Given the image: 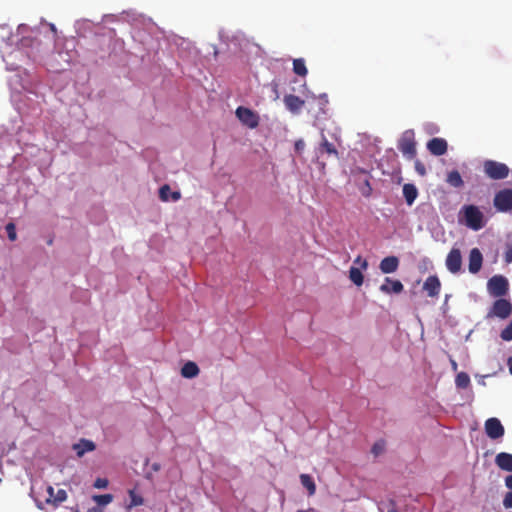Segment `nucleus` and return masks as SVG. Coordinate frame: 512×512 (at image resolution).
Segmentation results:
<instances>
[{
	"instance_id": "nucleus-1",
	"label": "nucleus",
	"mask_w": 512,
	"mask_h": 512,
	"mask_svg": "<svg viewBox=\"0 0 512 512\" xmlns=\"http://www.w3.org/2000/svg\"><path fill=\"white\" fill-rule=\"evenodd\" d=\"M459 222L468 228L479 231L485 226L484 214L476 205H464L459 212Z\"/></svg>"
},
{
	"instance_id": "nucleus-2",
	"label": "nucleus",
	"mask_w": 512,
	"mask_h": 512,
	"mask_svg": "<svg viewBox=\"0 0 512 512\" xmlns=\"http://www.w3.org/2000/svg\"><path fill=\"white\" fill-rule=\"evenodd\" d=\"M397 148L409 160L416 157V139L413 129H407L401 134Z\"/></svg>"
},
{
	"instance_id": "nucleus-3",
	"label": "nucleus",
	"mask_w": 512,
	"mask_h": 512,
	"mask_svg": "<svg viewBox=\"0 0 512 512\" xmlns=\"http://www.w3.org/2000/svg\"><path fill=\"white\" fill-rule=\"evenodd\" d=\"M483 171L485 175L493 180H502L508 177L509 167L495 160H486L483 163Z\"/></svg>"
},
{
	"instance_id": "nucleus-4",
	"label": "nucleus",
	"mask_w": 512,
	"mask_h": 512,
	"mask_svg": "<svg viewBox=\"0 0 512 512\" xmlns=\"http://www.w3.org/2000/svg\"><path fill=\"white\" fill-rule=\"evenodd\" d=\"M493 206L497 212H512V188H504L495 193Z\"/></svg>"
},
{
	"instance_id": "nucleus-5",
	"label": "nucleus",
	"mask_w": 512,
	"mask_h": 512,
	"mask_svg": "<svg viewBox=\"0 0 512 512\" xmlns=\"http://www.w3.org/2000/svg\"><path fill=\"white\" fill-rule=\"evenodd\" d=\"M487 290L491 296L502 298L509 290L507 278L502 275H494L487 282Z\"/></svg>"
},
{
	"instance_id": "nucleus-6",
	"label": "nucleus",
	"mask_w": 512,
	"mask_h": 512,
	"mask_svg": "<svg viewBox=\"0 0 512 512\" xmlns=\"http://www.w3.org/2000/svg\"><path fill=\"white\" fill-rule=\"evenodd\" d=\"M324 155H327L328 157L333 156L335 158L339 157L338 150L334 146V144L330 143L326 136L322 133L321 134V142L319 146L316 148V160L319 165V167L324 170L325 169V162L321 159Z\"/></svg>"
},
{
	"instance_id": "nucleus-7",
	"label": "nucleus",
	"mask_w": 512,
	"mask_h": 512,
	"mask_svg": "<svg viewBox=\"0 0 512 512\" xmlns=\"http://www.w3.org/2000/svg\"><path fill=\"white\" fill-rule=\"evenodd\" d=\"M235 115L238 120L249 129H255L259 125L260 117L258 113L250 108L239 106L235 111Z\"/></svg>"
},
{
	"instance_id": "nucleus-8",
	"label": "nucleus",
	"mask_w": 512,
	"mask_h": 512,
	"mask_svg": "<svg viewBox=\"0 0 512 512\" xmlns=\"http://www.w3.org/2000/svg\"><path fill=\"white\" fill-rule=\"evenodd\" d=\"M512 314V303L504 298L497 299L491 309L489 310L487 317H498L500 319H506Z\"/></svg>"
},
{
	"instance_id": "nucleus-9",
	"label": "nucleus",
	"mask_w": 512,
	"mask_h": 512,
	"mask_svg": "<svg viewBox=\"0 0 512 512\" xmlns=\"http://www.w3.org/2000/svg\"><path fill=\"white\" fill-rule=\"evenodd\" d=\"M446 268L452 274H457L462 268V254L459 248L453 247L445 261Z\"/></svg>"
},
{
	"instance_id": "nucleus-10",
	"label": "nucleus",
	"mask_w": 512,
	"mask_h": 512,
	"mask_svg": "<svg viewBox=\"0 0 512 512\" xmlns=\"http://www.w3.org/2000/svg\"><path fill=\"white\" fill-rule=\"evenodd\" d=\"M485 432L490 439H499L504 433L505 429L498 418H489L484 424Z\"/></svg>"
},
{
	"instance_id": "nucleus-11",
	"label": "nucleus",
	"mask_w": 512,
	"mask_h": 512,
	"mask_svg": "<svg viewBox=\"0 0 512 512\" xmlns=\"http://www.w3.org/2000/svg\"><path fill=\"white\" fill-rule=\"evenodd\" d=\"M423 290L427 292V295L432 298L439 296L441 291V282L436 275H430L426 278L423 283Z\"/></svg>"
},
{
	"instance_id": "nucleus-12",
	"label": "nucleus",
	"mask_w": 512,
	"mask_h": 512,
	"mask_svg": "<svg viewBox=\"0 0 512 512\" xmlns=\"http://www.w3.org/2000/svg\"><path fill=\"white\" fill-rule=\"evenodd\" d=\"M427 149L434 156H442L448 150V143L444 138H432L427 143Z\"/></svg>"
},
{
	"instance_id": "nucleus-13",
	"label": "nucleus",
	"mask_w": 512,
	"mask_h": 512,
	"mask_svg": "<svg viewBox=\"0 0 512 512\" xmlns=\"http://www.w3.org/2000/svg\"><path fill=\"white\" fill-rule=\"evenodd\" d=\"M483 263V255L478 248H473L469 253V264L468 269L472 274H477L481 268Z\"/></svg>"
},
{
	"instance_id": "nucleus-14",
	"label": "nucleus",
	"mask_w": 512,
	"mask_h": 512,
	"mask_svg": "<svg viewBox=\"0 0 512 512\" xmlns=\"http://www.w3.org/2000/svg\"><path fill=\"white\" fill-rule=\"evenodd\" d=\"M379 289L384 294H400L404 290V286L400 280L386 277Z\"/></svg>"
},
{
	"instance_id": "nucleus-15",
	"label": "nucleus",
	"mask_w": 512,
	"mask_h": 512,
	"mask_svg": "<svg viewBox=\"0 0 512 512\" xmlns=\"http://www.w3.org/2000/svg\"><path fill=\"white\" fill-rule=\"evenodd\" d=\"M399 258L396 256H387L379 264V269L383 274H390L397 271L399 267Z\"/></svg>"
},
{
	"instance_id": "nucleus-16",
	"label": "nucleus",
	"mask_w": 512,
	"mask_h": 512,
	"mask_svg": "<svg viewBox=\"0 0 512 512\" xmlns=\"http://www.w3.org/2000/svg\"><path fill=\"white\" fill-rule=\"evenodd\" d=\"M284 104L290 112L297 114L300 112L305 102L299 96L288 94L284 97Z\"/></svg>"
},
{
	"instance_id": "nucleus-17",
	"label": "nucleus",
	"mask_w": 512,
	"mask_h": 512,
	"mask_svg": "<svg viewBox=\"0 0 512 512\" xmlns=\"http://www.w3.org/2000/svg\"><path fill=\"white\" fill-rule=\"evenodd\" d=\"M496 465L504 471L512 472V454L500 452L495 457Z\"/></svg>"
},
{
	"instance_id": "nucleus-18",
	"label": "nucleus",
	"mask_w": 512,
	"mask_h": 512,
	"mask_svg": "<svg viewBox=\"0 0 512 512\" xmlns=\"http://www.w3.org/2000/svg\"><path fill=\"white\" fill-rule=\"evenodd\" d=\"M403 196L407 205L411 206L418 197V190L414 184L406 183L403 186Z\"/></svg>"
},
{
	"instance_id": "nucleus-19",
	"label": "nucleus",
	"mask_w": 512,
	"mask_h": 512,
	"mask_svg": "<svg viewBox=\"0 0 512 512\" xmlns=\"http://www.w3.org/2000/svg\"><path fill=\"white\" fill-rule=\"evenodd\" d=\"M199 372V367L193 361L186 362L181 368V376L187 379L198 376Z\"/></svg>"
},
{
	"instance_id": "nucleus-20",
	"label": "nucleus",
	"mask_w": 512,
	"mask_h": 512,
	"mask_svg": "<svg viewBox=\"0 0 512 512\" xmlns=\"http://www.w3.org/2000/svg\"><path fill=\"white\" fill-rule=\"evenodd\" d=\"M73 449L76 451V454L81 457L86 452L93 451L95 449V444L86 439H81L78 443L73 445Z\"/></svg>"
},
{
	"instance_id": "nucleus-21",
	"label": "nucleus",
	"mask_w": 512,
	"mask_h": 512,
	"mask_svg": "<svg viewBox=\"0 0 512 512\" xmlns=\"http://www.w3.org/2000/svg\"><path fill=\"white\" fill-rule=\"evenodd\" d=\"M159 198L162 201H168L170 198L173 201H177L181 198V194L179 191L172 192L170 186L165 184L159 189Z\"/></svg>"
},
{
	"instance_id": "nucleus-22",
	"label": "nucleus",
	"mask_w": 512,
	"mask_h": 512,
	"mask_svg": "<svg viewBox=\"0 0 512 512\" xmlns=\"http://www.w3.org/2000/svg\"><path fill=\"white\" fill-rule=\"evenodd\" d=\"M446 181L455 188H460L464 185V181L457 170L449 172Z\"/></svg>"
},
{
	"instance_id": "nucleus-23",
	"label": "nucleus",
	"mask_w": 512,
	"mask_h": 512,
	"mask_svg": "<svg viewBox=\"0 0 512 512\" xmlns=\"http://www.w3.org/2000/svg\"><path fill=\"white\" fill-rule=\"evenodd\" d=\"M300 482L303 487L308 490L309 495H314L316 492V485L313 478L308 474L300 475Z\"/></svg>"
},
{
	"instance_id": "nucleus-24",
	"label": "nucleus",
	"mask_w": 512,
	"mask_h": 512,
	"mask_svg": "<svg viewBox=\"0 0 512 512\" xmlns=\"http://www.w3.org/2000/svg\"><path fill=\"white\" fill-rule=\"evenodd\" d=\"M67 499V492L64 489H59L54 498H46L45 502L46 504L58 506L59 504L63 503Z\"/></svg>"
},
{
	"instance_id": "nucleus-25",
	"label": "nucleus",
	"mask_w": 512,
	"mask_h": 512,
	"mask_svg": "<svg viewBox=\"0 0 512 512\" xmlns=\"http://www.w3.org/2000/svg\"><path fill=\"white\" fill-rule=\"evenodd\" d=\"M349 278L357 286H361L364 281V276L361 270L357 267H351L349 269Z\"/></svg>"
},
{
	"instance_id": "nucleus-26",
	"label": "nucleus",
	"mask_w": 512,
	"mask_h": 512,
	"mask_svg": "<svg viewBox=\"0 0 512 512\" xmlns=\"http://www.w3.org/2000/svg\"><path fill=\"white\" fill-rule=\"evenodd\" d=\"M293 71L295 74L299 76H306L308 73V70L305 65V61L302 58L295 59L293 61Z\"/></svg>"
},
{
	"instance_id": "nucleus-27",
	"label": "nucleus",
	"mask_w": 512,
	"mask_h": 512,
	"mask_svg": "<svg viewBox=\"0 0 512 512\" xmlns=\"http://www.w3.org/2000/svg\"><path fill=\"white\" fill-rule=\"evenodd\" d=\"M129 497H130V503L127 506L128 509H131L132 507L140 506L144 503V499L141 495H138L135 491V489H130L128 491Z\"/></svg>"
},
{
	"instance_id": "nucleus-28",
	"label": "nucleus",
	"mask_w": 512,
	"mask_h": 512,
	"mask_svg": "<svg viewBox=\"0 0 512 512\" xmlns=\"http://www.w3.org/2000/svg\"><path fill=\"white\" fill-rule=\"evenodd\" d=\"M455 384L458 388L465 389L470 384V377L465 372H460L456 375Z\"/></svg>"
},
{
	"instance_id": "nucleus-29",
	"label": "nucleus",
	"mask_w": 512,
	"mask_h": 512,
	"mask_svg": "<svg viewBox=\"0 0 512 512\" xmlns=\"http://www.w3.org/2000/svg\"><path fill=\"white\" fill-rule=\"evenodd\" d=\"M93 499L98 505L105 506L112 502L113 496L111 494L95 495Z\"/></svg>"
},
{
	"instance_id": "nucleus-30",
	"label": "nucleus",
	"mask_w": 512,
	"mask_h": 512,
	"mask_svg": "<svg viewBox=\"0 0 512 512\" xmlns=\"http://www.w3.org/2000/svg\"><path fill=\"white\" fill-rule=\"evenodd\" d=\"M8 238L10 241H15L17 239L16 226L14 223L10 222L5 226Z\"/></svg>"
},
{
	"instance_id": "nucleus-31",
	"label": "nucleus",
	"mask_w": 512,
	"mask_h": 512,
	"mask_svg": "<svg viewBox=\"0 0 512 512\" xmlns=\"http://www.w3.org/2000/svg\"><path fill=\"white\" fill-rule=\"evenodd\" d=\"M385 450V442L383 440L377 441L372 446L371 452L374 456H379Z\"/></svg>"
},
{
	"instance_id": "nucleus-32",
	"label": "nucleus",
	"mask_w": 512,
	"mask_h": 512,
	"mask_svg": "<svg viewBox=\"0 0 512 512\" xmlns=\"http://www.w3.org/2000/svg\"><path fill=\"white\" fill-rule=\"evenodd\" d=\"M500 336L504 341L512 340V321L502 330Z\"/></svg>"
},
{
	"instance_id": "nucleus-33",
	"label": "nucleus",
	"mask_w": 512,
	"mask_h": 512,
	"mask_svg": "<svg viewBox=\"0 0 512 512\" xmlns=\"http://www.w3.org/2000/svg\"><path fill=\"white\" fill-rule=\"evenodd\" d=\"M414 168L418 175L425 176L426 175V167L422 161L416 159L414 161Z\"/></svg>"
},
{
	"instance_id": "nucleus-34",
	"label": "nucleus",
	"mask_w": 512,
	"mask_h": 512,
	"mask_svg": "<svg viewBox=\"0 0 512 512\" xmlns=\"http://www.w3.org/2000/svg\"><path fill=\"white\" fill-rule=\"evenodd\" d=\"M503 506L506 509L512 508V491L507 492L503 498Z\"/></svg>"
},
{
	"instance_id": "nucleus-35",
	"label": "nucleus",
	"mask_w": 512,
	"mask_h": 512,
	"mask_svg": "<svg viewBox=\"0 0 512 512\" xmlns=\"http://www.w3.org/2000/svg\"><path fill=\"white\" fill-rule=\"evenodd\" d=\"M504 260L506 263H512V244L507 246L504 254Z\"/></svg>"
},
{
	"instance_id": "nucleus-36",
	"label": "nucleus",
	"mask_w": 512,
	"mask_h": 512,
	"mask_svg": "<svg viewBox=\"0 0 512 512\" xmlns=\"http://www.w3.org/2000/svg\"><path fill=\"white\" fill-rule=\"evenodd\" d=\"M354 263L355 264H359L361 269H364L366 270L367 267H368V262L365 260V259H362L361 256H358L355 260H354Z\"/></svg>"
},
{
	"instance_id": "nucleus-37",
	"label": "nucleus",
	"mask_w": 512,
	"mask_h": 512,
	"mask_svg": "<svg viewBox=\"0 0 512 512\" xmlns=\"http://www.w3.org/2000/svg\"><path fill=\"white\" fill-rule=\"evenodd\" d=\"M107 485H108V481L106 479H101V478H98L94 483V486L96 488H105V487H107Z\"/></svg>"
},
{
	"instance_id": "nucleus-38",
	"label": "nucleus",
	"mask_w": 512,
	"mask_h": 512,
	"mask_svg": "<svg viewBox=\"0 0 512 512\" xmlns=\"http://www.w3.org/2000/svg\"><path fill=\"white\" fill-rule=\"evenodd\" d=\"M304 147H305V143L303 140L296 141V143H295L296 151H302L304 149Z\"/></svg>"
},
{
	"instance_id": "nucleus-39",
	"label": "nucleus",
	"mask_w": 512,
	"mask_h": 512,
	"mask_svg": "<svg viewBox=\"0 0 512 512\" xmlns=\"http://www.w3.org/2000/svg\"><path fill=\"white\" fill-rule=\"evenodd\" d=\"M505 485L508 489H510L512 491V474L511 475H508L506 478H505Z\"/></svg>"
},
{
	"instance_id": "nucleus-40",
	"label": "nucleus",
	"mask_w": 512,
	"mask_h": 512,
	"mask_svg": "<svg viewBox=\"0 0 512 512\" xmlns=\"http://www.w3.org/2000/svg\"><path fill=\"white\" fill-rule=\"evenodd\" d=\"M47 494L48 496L46 498H54L55 497V492H54V488L52 486H48L47 487Z\"/></svg>"
},
{
	"instance_id": "nucleus-41",
	"label": "nucleus",
	"mask_w": 512,
	"mask_h": 512,
	"mask_svg": "<svg viewBox=\"0 0 512 512\" xmlns=\"http://www.w3.org/2000/svg\"><path fill=\"white\" fill-rule=\"evenodd\" d=\"M508 367H509V371H510V373L512 374V357H510V358L508 359Z\"/></svg>"
},
{
	"instance_id": "nucleus-42",
	"label": "nucleus",
	"mask_w": 512,
	"mask_h": 512,
	"mask_svg": "<svg viewBox=\"0 0 512 512\" xmlns=\"http://www.w3.org/2000/svg\"><path fill=\"white\" fill-rule=\"evenodd\" d=\"M391 504H392V508L389 509L387 512H397L393 501H391Z\"/></svg>"
},
{
	"instance_id": "nucleus-43",
	"label": "nucleus",
	"mask_w": 512,
	"mask_h": 512,
	"mask_svg": "<svg viewBox=\"0 0 512 512\" xmlns=\"http://www.w3.org/2000/svg\"><path fill=\"white\" fill-rule=\"evenodd\" d=\"M452 367L454 368V370L457 369V363L454 360L452 361Z\"/></svg>"
},
{
	"instance_id": "nucleus-44",
	"label": "nucleus",
	"mask_w": 512,
	"mask_h": 512,
	"mask_svg": "<svg viewBox=\"0 0 512 512\" xmlns=\"http://www.w3.org/2000/svg\"><path fill=\"white\" fill-rule=\"evenodd\" d=\"M88 512H101L97 508L90 509Z\"/></svg>"
},
{
	"instance_id": "nucleus-45",
	"label": "nucleus",
	"mask_w": 512,
	"mask_h": 512,
	"mask_svg": "<svg viewBox=\"0 0 512 512\" xmlns=\"http://www.w3.org/2000/svg\"><path fill=\"white\" fill-rule=\"evenodd\" d=\"M37 506H38V508H40V509H42V508H43V507H42V505H41V503H37Z\"/></svg>"
},
{
	"instance_id": "nucleus-46",
	"label": "nucleus",
	"mask_w": 512,
	"mask_h": 512,
	"mask_svg": "<svg viewBox=\"0 0 512 512\" xmlns=\"http://www.w3.org/2000/svg\"><path fill=\"white\" fill-rule=\"evenodd\" d=\"M298 512H306V511H298Z\"/></svg>"
}]
</instances>
